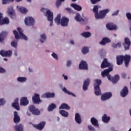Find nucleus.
Masks as SVG:
<instances>
[{
    "instance_id": "nucleus-1",
    "label": "nucleus",
    "mask_w": 131,
    "mask_h": 131,
    "mask_svg": "<svg viewBox=\"0 0 131 131\" xmlns=\"http://www.w3.org/2000/svg\"><path fill=\"white\" fill-rule=\"evenodd\" d=\"M108 66H111V67L108 69L104 70L101 73V76L102 77H106V76L108 80H111V76L109 73H110V72L113 70V67H112V64L109 63L107 59L104 58L101 63V68H105V67H108Z\"/></svg>"
},
{
    "instance_id": "nucleus-2",
    "label": "nucleus",
    "mask_w": 131,
    "mask_h": 131,
    "mask_svg": "<svg viewBox=\"0 0 131 131\" xmlns=\"http://www.w3.org/2000/svg\"><path fill=\"white\" fill-rule=\"evenodd\" d=\"M117 65H121L123 63V60L126 67H128V64L130 62L131 57L129 55H120L117 56Z\"/></svg>"
},
{
    "instance_id": "nucleus-3",
    "label": "nucleus",
    "mask_w": 131,
    "mask_h": 131,
    "mask_svg": "<svg viewBox=\"0 0 131 131\" xmlns=\"http://www.w3.org/2000/svg\"><path fill=\"white\" fill-rule=\"evenodd\" d=\"M41 11L43 13L45 16L47 17L48 20L50 21V26H53V21L54 20V13L48 8H42Z\"/></svg>"
},
{
    "instance_id": "nucleus-4",
    "label": "nucleus",
    "mask_w": 131,
    "mask_h": 131,
    "mask_svg": "<svg viewBox=\"0 0 131 131\" xmlns=\"http://www.w3.org/2000/svg\"><path fill=\"white\" fill-rule=\"evenodd\" d=\"M17 31L16 30H13V31L16 39H24L25 40H27V36L23 34L22 29L21 28H17Z\"/></svg>"
},
{
    "instance_id": "nucleus-5",
    "label": "nucleus",
    "mask_w": 131,
    "mask_h": 131,
    "mask_svg": "<svg viewBox=\"0 0 131 131\" xmlns=\"http://www.w3.org/2000/svg\"><path fill=\"white\" fill-rule=\"evenodd\" d=\"M24 23L26 26H33L35 23V20L31 16H27L24 19Z\"/></svg>"
},
{
    "instance_id": "nucleus-6",
    "label": "nucleus",
    "mask_w": 131,
    "mask_h": 131,
    "mask_svg": "<svg viewBox=\"0 0 131 131\" xmlns=\"http://www.w3.org/2000/svg\"><path fill=\"white\" fill-rule=\"evenodd\" d=\"M108 12H110V10L108 9L100 11L98 13V14H97L98 17H95L96 19H102V18H104V17L107 15Z\"/></svg>"
},
{
    "instance_id": "nucleus-7",
    "label": "nucleus",
    "mask_w": 131,
    "mask_h": 131,
    "mask_svg": "<svg viewBox=\"0 0 131 131\" xmlns=\"http://www.w3.org/2000/svg\"><path fill=\"white\" fill-rule=\"evenodd\" d=\"M112 97V93L111 92H106L103 94L101 96V101H105L110 100Z\"/></svg>"
},
{
    "instance_id": "nucleus-8",
    "label": "nucleus",
    "mask_w": 131,
    "mask_h": 131,
    "mask_svg": "<svg viewBox=\"0 0 131 131\" xmlns=\"http://www.w3.org/2000/svg\"><path fill=\"white\" fill-rule=\"evenodd\" d=\"M29 110L34 115H39V114H40V111L39 110L35 107L34 105H30L29 107Z\"/></svg>"
},
{
    "instance_id": "nucleus-9",
    "label": "nucleus",
    "mask_w": 131,
    "mask_h": 131,
    "mask_svg": "<svg viewBox=\"0 0 131 131\" xmlns=\"http://www.w3.org/2000/svg\"><path fill=\"white\" fill-rule=\"evenodd\" d=\"M32 100L34 104H39L41 102V100H40L39 94H37L36 93H35L34 95L32 96Z\"/></svg>"
},
{
    "instance_id": "nucleus-10",
    "label": "nucleus",
    "mask_w": 131,
    "mask_h": 131,
    "mask_svg": "<svg viewBox=\"0 0 131 131\" xmlns=\"http://www.w3.org/2000/svg\"><path fill=\"white\" fill-rule=\"evenodd\" d=\"M10 23V20L7 17L3 18V14L0 12V26L4 25L5 24H9Z\"/></svg>"
},
{
    "instance_id": "nucleus-11",
    "label": "nucleus",
    "mask_w": 131,
    "mask_h": 131,
    "mask_svg": "<svg viewBox=\"0 0 131 131\" xmlns=\"http://www.w3.org/2000/svg\"><path fill=\"white\" fill-rule=\"evenodd\" d=\"M29 104V101L26 97H23L20 98V105L21 106H27Z\"/></svg>"
},
{
    "instance_id": "nucleus-12",
    "label": "nucleus",
    "mask_w": 131,
    "mask_h": 131,
    "mask_svg": "<svg viewBox=\"0 0 131 131\" xmlns=\"http://www.w3.org/2000/svg\"><path fill=\"white\" fill-rule=\"evenodd\" d=\"M68 22H69V19L66 17H62L60 25L63 27H66L68 25Z\"/></svg>"
},
{
    "instance_id": "nucleus-13",
    "label": "nucleus",
    "mask_w": 131,
    "mask_h": 131,
    "mask_svg": "<svg viewBox=\"0 0 131 131\" xmlns=\"http://www.w3.org/2000/svg\"><path fill=\"white\" fill-rule=\"evenodd\" d=\"M0 55H1L2 57H11V56H12V51L11 50H2L0 51Z\"/></svg>"
},
{
    "instance_id": "nucleus-14",
    "label": "nucleus",
    "mask_w": 131,
    "mask_h": 131,
    "mask_svg": "<svg viewBox=\"0 0 131 131\" xmlns=\"http://www.w3.org/2000/svg\"><path fill=\"white\" fill-rule=\"evenodd\" d=\"M131 41L128 37H126L124 38V48L125 50H129L130 47Z\"/></svg>"
},
{
    "instance_id": "nucleus-15",
    "label": "nucleus",
    "mask_w": 131,
    "mask_h": 131,
    "mask_svg": "<svg viewBox=\"0 0 131 131\" xmlns=\"http://www.w3.org/2000/svg\"><path fill=\"white\" fill-rule=\"evenodd\" d=\"M79 68L82 70H88L89 69L88 68V63L85 61H81L79 65Z\"/></svg>"
},
{
    "instance_id": "nucleus-16",
    "label": "nucleus",
    "mask_w": 131,
    "mask_h": 131,
    "mask_svg": "<svg viewBox=\"0 0 131 131\" xmlns=\"http://www.w3.org/2000/svg\"><path fill=\"white\" fill-rule=\"evenodd\" d=\"M106 27L108 30H117L118 29L117 26L112 23L107 24Z\"/></svg>"
},
{
    "instance_id": "nucleus-17",
    "label": "nucleus",
    "mask_w": 131,
    "mask_h": 131,
    "mask_svg": "<svg viewBox=\"0 0 131 131\" xmlns=\"http://www.w3.org/2000/svg\"><path fill=\"white\" fill-rule=\"evenodd\" d=\"M55 93H46L41 95V98L49 99V98H54Z\"/></svg>"
},
{
    "instance_id": "nucleus-18",
    "label": "nucleus",
    "mask_w": 131,
    "mask_h": 131,
    "mask_svg": "<svg viewBox=\"0 0 131 131\" xmlns=\"http://www.w3.org/2000/svg\"><path fill=\"white\" fill-rule=\"evenodd\" d=\"M101 6L99 5H95L92 9L93 12L94 13L95 18H98V14H99V9Z\"/></svg>"
},
{
    "instance_id": "nucleus-19",
    "label": "nucleus",
    "mask_w": 131,
    "mask_h": 131,
    "mask_svg": "<svg viewBox=\"0 0 131 131\" xmlns=\"http://www.w3.org/2000/svg\"><path fill=\"white\" fill-rule=\"evenodd\" d=\"M90 82H91V80L90 79H86L84 80L83 84V91H88V88H89Z\"/></svg>"
},
{
    "instance_id": "nucleus-20",
    "label": "nucleus",
    "mask_w": 131,
    "mask_h": 131,
    "mask_svg": "<svg viewBox=\"0 0 131 131\" xmlns=\"http://www.w3.org/2000/svg\"><path fill=\"white\" fill-rule=\"evenodd\" d=\"M39 40L41 43L46 42L47 41V35L45 33H42L40 35Z\"/></svg>"
},
{
    "instance_id": "nucleus-21",
    "label": "nucleus",
    "mask_w": 131,
    "mask_h": 131,
    "mask_svg": "<svg viewBox=\"0 0 131 131\" xmlns=\"http://www.w3.org/2000/svg\"><path fill=\"white\" fill-rule=\"evenodd\" d=\"M128 94V89L127 87L125 86L121 92V96L124 98V97H126Z\"/></svg>"
},
{
    "instance_id": "nucleus-22",
    "label": "nucleus",
    "mask_w": 131,
    "mask_h": 131,
    "mask_svg": "<svg viewBox=\"0 0 131 131\" xmlns=\"http://www.w3.org/2000/svg\"><path fill=\"white\" fill-rule=\"evenodd\" d=\"M13 120L15 123H19V122H20V116H19L18 113L16 111L14 112Z\"/></svg>"
},
{
    "instance_id": "nucleus-23",
    "label": "nucleus",
    "mask_w": 131,
    "mask_h": 131,
    "mask_svg": "<svg viewBox=\"0 0 131 131\" xmlns=\"http://www.w3.org/2000/svg\"><path fill=\"white\" fill-rule=\"evenodd\" d=\"M45 125H46V122L42 121V122H41L38 125H35L34 127H36V128H37V129H39V130H41L45 127Z\"/></svg>"
},
{
    "instance_id": "nucleus-24",
    "label": "nucleus",
    "mask_w": 131,
    "mask_h": 131,
    "mask_svg": "<svg viewBox=\"0 0 131 131\" xmlns=\"http://www.w3.org/2000/svg\"><path fill=\"white\" fill-rule=\"evenodd\" d=\"M19 99L16 98L15 99L14 103H12V106L15 109H16L17 110L19 111L20 110V107H19Z\"/></svg>"
},
{
    "instance_id": "nucleus-25",
    "label": "nucleus",
    "mask_w": 131,
    "mask_h": 131,
    "mask_svg": "<svg viewBox=\"0 0 131 131\" xmlns=\"http://www.w3.org/2000/svg\"><path fill=\"white\" fill-rule=\"evenodd\" d=\"M111 41V40H110V39H109L107 37H104L102 39V40L99 42V44L101 46H105V45H106V43H108V42H110Z\"/></svg>"
},
{
    "instance_id": "nucleus-26",
    "label": "nucleus",
    "mask_w": 131,
    "mask_h": 131,
    "mask_svg": "<svg viewBox=\"0 0 131 131\" xmlns=\"http://www.w3.org/2000/svg\"><path fill=\"white\" fill-rule=\"evenodd\" d=\"M75 120L78 124H80V123H81V117L80 116V114L79 113L75 114Z\"/></svg>"
},
{
    "instance_id": "nucleus-27",
    "label": "nucleus",
    "mask_w": 131,
    "mask_h": 131,
    "mask_svg": "<svg viewBox=\"0 0 131 131\" xmlns=\"http://www.w3.org/2000/svg\"><path fill=\"white\" fill-rule=\"evenodd\" d=\"M91 122L92 123V124L94 125V126H95L96 127H99V122L97 119L95 118L94 117H92L91 119Z\"/></svg>"
},
{
    "instance_id": "nucleus-28",
    "label": "nucleus",
    "mask_w": 131,
    "mask_h": 131,
    "mask_svg": "<svg viewBox=\"0 0 131 131\" xmlns=\"http://www.w3.org/2000/svg\"><path fill=\"white\" fill-rule=\"evenodd\" d=\"M7 14H8L9 16L10 17H12L13 15H14V13H15V11H14V9H13V7L10 6L7 8Z\"/></svg>"
},
{
    "instance_id": "nucleus-29",
    "label": "nucleus",
    "mask_w": 131,
    "mask_h": 131,
    "mask_svg": "<svg viewBox=\"0 0 131 131\" xmlns=\"http://www.w3.org/2000/svg\"><path fill=\"white\" fill-rule=\"evenodd\" d=\"M17 9L20 12V13H21V14H26V13L28 12V10L23 7L17 6Z\"/></svg>"
},
{
    "instance_id": "nucleus-30",
    "label": "nucleus",
    "mask_w": 131,
    "mask_h": 131,
    "mask_svg": "<svg viewBox=\"0 0 131 131\" xmlns=\"http://www.w3.org/2000/svg\"><path fill=\"white\" fill-rule=\"evenodd\" d=\"M61 19H61V14H58L56 16V17L54 18L55 23H56V24H57V25H60V24L61 23Z\"/></svg>"
},
{
    "instance_id": "nucleus-31",
    "label": "nucleus",
    "mask_w": 131,
    "mask_h": 131,
    "mask_svg": "<svg viewBox=\"0 0 131 131\" xmlns=\"http://www.w3.org/2000/svg\"><path fill=\"white\" fill-rule=\"evenodd\" d=\"M16 80L18 82L24 83V82H26V81H27V78L26 77H18Z\"/></svg>"
},
{
    "instance_id": "nucleus-32",
    "label": "nucleus",
    "mask_w": 131,
    "mask_h": 131,
    "mask_svg": "<svg viewBox=\"0 0 131 131\" xmlns=\"http://www.w3.org/2000/svg\"><path fill=\"white\" fill-rule=\"evenodd\" d=\"M7 33L6 31H3L0 33V42L4 41L7 36Z\"/></svg>"
},
{
    "instance_id": "nucleus-33",
    "label": "nucleus",
    "mask_w": 131,
    "mask_h": 131,
    "mask_svg": "<svg viewBox=\"0 0 131 131\" xmlns=\"http://www.w3.org/2000/svg\"><path fill=\"white\" fill-rule=\"evenodd\" d=\"M62 91L64 92V93H66V94H68V95H69L70 96H72V97H74L75 98L76 97V95L75 94L68 91L66 88H63L62 89Z\"/></svg>"
},
{
    "instance_id": "nucleus-34",
    "label": "nucleus",
    "mask_w": 131,
    "mask_h": 131,
    "mask_svg": "<svg viewBox=\"0 0 131 131\" xmlns=\"http://www.w3.org/2000/svg\"><path fill=\"white\" fill-rule=\"evenodd\" d=\"M102 118V121L105 122V123H108V122H109L110 121V117H109V116L107 115L106 114H104Z\"/></svg>"
},
{
    "instance_id": "nucleus-35",
    "label": "nucleus",
    "mask_w": 131,
    "mask_h": 131,
    "mask_svg": "<svg viewBox=\"0 0 131 131\" xmlns=\"http://www.w3.org/2000/svg\"><path fill=\"white\" fill-rule=\"evenodd\" d=\"M119 80V76L118 75H115L113 78L111 77V80L110 81H112L113 83H116Z\"/></svg>"
},
{
    "instance_id": "nucleus-36",
    "label": "nucleus",
    "mask_w": 131,
    "mask_h": 131,
    "mask_svg": "<svg viewBox=\"0 0 131 131\" xmlns=\"http://www.w3.org/2000/svg\"><path fill=\"white\" fill-rule=\"evenodd\" d=\"M71 6L75 10H76V11H81L82 10L81 6L76 4H71Z\"/></svg>"
},
{
    "instance_id": "nucleus-37",
    "label": "nucleus",
    "mask_w": 131,
    "mask_h": 131,
    "mask_svg": "<svg viewBox=\"0 0 131 131\" xmlns=\"http://www.w3.org/2000/svg\"><path fill=\"white\" fill-rule=\"evenodd\" d=\"M81 35L83 36V37L89 38V37H91V36H92V34L90 32H85L81 33Z\"/></svg>"
},
{
    "instance_id": "nucleus-38",
    "label": "nucleus",
    "mask_w": 131,
    "mask_h": 131,
    "mask_svg": "<svg viewBox=\"0 0 131 131\" xmlns=\"http://www.w3.org/2000/svg\"><path fill=\"white\" fill-rule=\"evenodd\" d=\"M59 109H65L66 110H70V106H69L68 104L66 103H62L59 106Z\"/></svg>"
},
{
    "instance_id": "nucleus-39",
    "label": "nucleus",
    "mask_w": 131,
    "mask_h": 131,
    "mask_svg": "<svg viewBox=\"0 0 131 131\" xmlns=\"http://www.w3.org/2000/svg\"><path fill=\"white\" fill-rule=\"evenodd\" d=\"M75 19L77 22H81V21H83V18L81 17L80 14L79 13H77L76 16H75Z\"/></svg>"
},
{
    "instance_id": "nucleus-40",
    "label": "nucleus",
    "mask_w": 131,
    "mask_h": 131,
    "mask_svg": "<svg viewBox=\"0 0 131 131\" xmlns=\"http://www.w3.org/2000/svg\"><path fill=\"white\" fill-rule=\"evenodd\" d=\"M59 114L61 116H63V117H67L69 115L68 112L64 110H60L59 111Z\"/></svg>"
},
{
    "instance_id": "nucleus-41",
    "label": "nucleus",
    "mask_w": 131,
    "mask_h": 131,
    "mask_svg": "<svg viewBox=\"0 0 131 131\" xmlns=\"http://www.w3.org/2000/svg\"><path fill=\"white\" fill-rule=\"evenodd\" d=\"M101 83H102V81H101V80L96 79L95 81L94 86L100 88V85H101Z\"/></svg>"
},
{
    "instance_id": "nucleus-42",
    "label": "nucleus",
    "mask_w": 131,
    "mask_h": 131,
    "mask_svg": "<svg viewBox=\"0 0 131 131\" xmlns=\"http://www.w3.org/2000/svg\"><path fill=\"white\" fill-rule=\"evenodd\" d=\"M16 131H23V125L22 124L16 125L14 126Z\"/></svg>"
},
{
    "instance_id": "nucleus-43",
    "label": "nucleus",
    "mask_w": 131,
    "mask_h": 131,
    "mask_svg": "<svg viewBox=\"0 0 131 131\" xmlns=\"http://www.w3.org/2000/svg\"><path fill=\"white\" fill-rule=\"evenodd\" d=\"M95 94L96 96H100L101 95V90L100 87H94Z\"/></svg>"
},
{
    "instance_id": "nucleus-44",
    "label": "nucleus",
    "mask_w": 131,
    "mask_h": 131,
    "mask_svg": "<svg viewBox=\"0 0 131 131\" xmlns=\"http://www.w3.org/2000/svg\"><path fill=\"white\" fill-rule=\"evenodd\" d=\"M56 108V104L54 103H52L51 105H50L48 107V111H53L54 109H55Z\"/></svg>"
},
{
    "instance_id": "nucleus-45",
    "label": "nucleus",
    "mask_w": 131,
    "mask_h": 131,
    "mask_svg": "<svg viewBox=\"0 0 131 131\" xmlns=\"http://www.w3.org/2000/svg\"><path fill=\"white\" fill-rule=\"evenodd\" d=\"M11 47H13V48H15V49L17 48V46H18V41L16 40H13L11 42Z\"/></svg>"
},
{
    "instance_id": "nucleus-46",
    "label": "nucleus",
    "mask_w": 131,
    "mask_h": 131,
    "mask_svg": "<svg viewBox=\"0 0 131 131\" xmlns=\"http://www.w3.org/2000/svg\"><path fill=\"white\" fill-rule=\"evenodd\" d=\"M51 56L53 59H55V60H58L59 59L58 55L54 52L52 53Z\"/></svg>"
},
{
    "instance_id": "nucleus-47",
    "label": "nucleus",
    "mask_w": 131,
    "mask_h": 131,
    "mask_svg": "<svg viewBox=\"0 0 131 131\" xmlns=\"http://www.w3.org/2000/svg\"><path fill=\"white\" fill-rule=\"evenodd\" d=\"M89 48L88 47H84L82 49V52L83 53V54H88V53H89Z\"/></svg>"
},
{
    "instance_id": "nucleus-48",
    "label": "nucleus",
    "mask_w": 131,
    "mask_h": 131,
    "mask_svg": "<svg viewBox=\"0 0 131 131\" xmlns=\"http://www.w3.org/2000/svg\"><path fill=\"white\" fill-rule=\"evenodd\" d=\"M14 2V0H2V5H7L8 3Z\"/></svg>"
},
{
    "instance_id": "nucleus-49",
    "label": "nucleus",
    "mask_w": 131,
    "mask_h": 131,
    "mask_svg": "<svg viewBox=\"0 0 131 131\" xmlns=\"http://www.w3.org/2000/svg\"><path fill=\"white\" fill-rule=\"evenodd\" d=\"M62 2H64V0H57L56 3V6L57 8H59L61 6Z\"/></svg>"
},
{
    "instance_id": "nucleus-50",
    "label": "nucleus",
    "mask_w": 131,
    "mask_h": 131,
    "mask_svg": "<svg viewBox=\"0 0 131 131\" xmlns=\"http://www.w3.org/2000/svg\"><path fill=\"white\" fill-rule=\"evenodd\" d=\"M88 127V129L90 131H96V129L92 125H89Z\"/></svg>"
},
{
    "instance_id": "nucleus-51",
    "label": "nucleus",
    "mask_w": 131,
    "mask_h": 131,
    "mask_svg": "<svg viewBox=\"0 0 131 131\" xmlns=\"http://www.w3.org/2000/svg\"><path fill=\"white\" fill-rule=\"evenodd\" d=\"M6 103V100L4 98L0 99V106H3V105Z\"/></svg>"
},
{
    "instance_id": "nucleus-52",
    "label": "nucleus",
    "mask_w": 131,
    "mask_h": 131,
    "mask_svg": "<svg viewBox=\"0 0 131 131\" xmlns=\"http://www.w3.org/2000/svg\"><path fill=\"white\" fill-rule=\"evenodd\" d=\"M126 16L127 19L129 20V21H131V13L127 12L126 14Z\"/></svg>"
},
{
    "instance_id": "nucleus-53",
    "label": "nucleus",
    "mask_w": 131,
    "mask_h": 131,
    "mask_svg": "<svg viewBox=\"0 0 131 131\" xmlns=\"http://www.w3.org/2000/svg\"><path fill=\"white\" fill-rule=\"evenodd\" d=\"M71 64H72V61L68 60L67 62V67H70V66H71Z\"/></svg>"
},
{
    "instance_id": "nucleus-54",
    "label": "nucleus",
    "mask_w": 131,
    "mask_h": 131,
    "mask_svg": "<svg viewBox=\"0 0 131 131\" xmlns=\"http://www.w3.org/2000/svg\"><path fill=\"white\" fill-rule=\"evenodd\" d=\"M119 13V10H117L114 12L112 15V16H117V15H118Z\"/></svg>"
},
{
    "instance_id": "nucleus-55",
    "label": "nucleus",
    "mask_w": 131,
    "mask_h": 131,
    "mask_svg": "<svg viewBox=\"0 0 131 131\" xmlns=\"http://www.w3.org/2000/svg\"><path fill=\"white\" fill-rule=\"evenodd\" d=\"M92 4L95 5V4H97L98 2H101V0H91Z\"/></svg>"
},
{
    "instance_id": "nucleus-56",
    "label": "nucleus",
    "mask_w": 131,
    "mask_h": 131,
    "mask_svg": "<svg viewBox=\"0 0 131 131\" xmlns=\"http://www.w3.org/2000/svg\"><path fill=\"white\" fill-rule=\"evenodd\" d=\"M6 70L3 68H0V73H5Z\"/></svg>"
},
{
    "instance_id": "nucleus-57",
    "label": "nucleus",
    "mask_w": 131,
    "mask_h": 131,
    "mask_svg": "<svg viewBox=\"0 0 131 131\" xmlns=\"http://www.w3.org/2000/svg\"><path fill=\"white\" fill-rule=\"evenodd\" d=\"M62 77H63V78L65 80H67L68 79V77L67 76L65 75V74L62 75Z\"/></svg>"
},
{
    "instance_id": "nucleus-58",
    "label": "nucleus",
    "mask_w": 131,
    "mask_h": 131,
    "mask_svg": "<svg viewBox=\"0 0 131 131\" xmlns=\"http://www.w3.org/2000/svg\"><path fill=\"white\" fill-rule=\"evenodd\" d=\"M121 76L123 78H125V77H126V74L123 73L121 74Z\"/></svg>"
},
{
    "instance_id": "nucleus-59",
    "label": "nucleus",
    "mask_w": 131,
    "mask_h": 131,
    "mask_svg": "<svg viewBox=\"0 0 131 131\" xmlns=\"http://www.w3.org/2000/svg\"><path fill=\"white\" fill-rule=\"evenodd\" d=\"M70 43H71V45H74L75 42H74V40H70Z\"/></svg>"
},
{
    "instance_id": "nucleus-60",
    "label": "nucleus",
    "mask_w": 131,
    "mask_h": 131,
    "mask_svg": "<svg viewBox=\"0 0 131 131\" xmlns=\"http://www.w3.org/2000/svg\"><path fill=\"white\" fill-rule=\"evenodd\" d=\"M118 48H120V47L121 46V42H118L117 43Z\"/></svg>"
},
{
    "instance_id": "nucleus-61",
    "label": "nucleus",
    "mask_w": 131,
    "mask_h": 131,
    "mask_svg": "<svg viewBox=\"0 0 131 131\" xmlns=\"http://www.w3.org/2000/svg\"><path fill=\"white\" fill-rule=\"evenodd\" d=\"M113 47L114 48H118V46H117V44H116V43H114V44L113 45Z\"/></svg>"
},
{
    "instance_id": "nucleus-62",
    "label": "nucleus",
    "mask_w": 131,
    "mask_h": 131,
    "mask_svg": "<svg viewBox=\"0 0 131 131\" xmlns=\"http://www.w3.org/2000/svg\"><path fill=\"white\" fill-rule=\"evenodd\" d=\"M66 10L67 11H69V12H70V11H71V9L70 8H67Z\"/></svg>"
},
{
    "instance_id": "nucleus-63",
    "label": "nucleus",
    "mask_w": 131,
    "mask_h": 131,
    "mask_svg": "<svg viewBox=\"0 0 131 131\" xmlns=\"http://www.w3.org/2000/svg\"><path fill=\"white\" fill-rule=\"evenodd\" d=\"M27 114L28 116H30V113L29 112H27Z\"/></svg>"
},
{
    "instance_id": "nucleus-64",
    "label": "nucleus",
    "mask_w": 131,
    "mask_h": 131,
    "mask_svg": "<svg viewBox=\"0 0 131 131\" xmlns=\"http://www.w3.org/2000/svg\"><path fill=\"white\" fill-rule=\"evenodd\" d=\"M129 30L130 31V35H131V24L129 25Z\"/></svg>"
}]
</instances>
